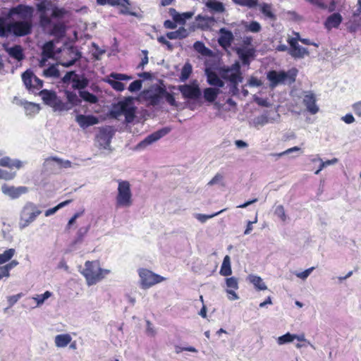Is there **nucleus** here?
Here are the masks:
<instances>
[{
	"label": "nucleus",
	"instance_id": "f257e3e1",
	"mask_svg": "<svg viewBox=\"0 0 361 361\" xmlns=\"http://www.w3.org/2000/svg\"><path fill=\"white\" fill-rule=\"evenodd\" d=\"M18 15V20L7 23L0 19V37H6L13 33L16 36H24L30 34L32 28L33 8L30 6L19 5L13 9Z\"/></svg>",
	"mask_w": 361,
	"mask_h": 361
},
{
	"label": "nucleus",
	"instance_id": "f03ea898",
	"mask_svg": "<svg viewBox=\"0 0 361 361\" xmlns=\"http://www.w3.org/2000/svg\"><path fill=\"white\" fill-rule=\"evenodd\" d=\"M136 108L132 97H128L113 105L111 111V117L120 120V117L124 116L125 121L128 123L133 122L135 117Z\"/></svg>",
	"mask_w": 361,
	"mask_h": 361
},
{
	"label": "nucleus",
	"instance_id": "7ed1b4c3",
	"mask_svg": "<svg viewBox=\"0 0 361 361\" xmlns=\"http://www.w3.org/2000/svg\"><path fill=\"white\" fill-rule=\"evenodd\" d=\"M109 273L110 270L102 269L97 261H87L85 263L84 269L81 271L89 286L96 284Z\"/></svg>",
	"mask_w": 361,
	"mask_h": 361
},
{
	"label": "nucleus",
	"instance_id": "20e7f679",
	"mask_svg": "<svg viewBox=\"0 0 361 361\" xmlns=\"http://www.w3.org/2000/svg\"><path fill=\"white\" fill-rule=\"evenodd\" d=\"M42 214L39 206L32 202H27L19 212L18 227L20 230L28 227Z\"/></svg>",
	"mask_w": 361,
	"mask_h": 361
},
{
	"label": "nucleus",
	"instance_id": "39448f33",
	"mask_svg": "<svg viewBox=\"0 0 361 361\" xmlns=\"http://www.w3.org/2000/svg\"><path fill=\"white\" fill-rule=\"evenodd\" d=\"M117 195L116 197V208H128L133 204V194L130 184L127 180L118 179Z\"/></svg>",
	"mask_w": 361,
	"mask_h": 361
},
{
	"label": "nucleus",
	"instance_id": "423d86ee",
	"mask_svg": "<svg viewBox=\"0 0 361 361\" xmlns=\"http://www.w3.org/2000/svg\"><path fill=\"white\" fill-rule=\"evenodd\" d=\"M220 74L223 79L228 80L236 88L237 85L243 82V76L239 61H235L231 66L221 68Z\"/></svg>",
	"mask_w": 361,
	"mask_h": 361
},
{
	"label": "nucleus",
	"instance_id": "0eeeda50",
	"mask_svg": "<svg viewBox=\"0 0 361 361\" xmlns=\"http://www.w3.org/2000/svg\"><path fill=\"white\" fill-rule=\"evenodd\" d=\"M297 70L293 69L288 73L284 71L277 72L276 71H271L267 73V79L270 81V87L271 88L276 87L278 85L284 83L286 80L290 84L295 80Z\"/></svg>",
	"mask_w": 361,
	"mask_h": 361
},
{
	"label": "nucleus",
	"instance_id": "6e6552de",
	"mask_svg": "<svg viewBox=\"0 0 361 361\" xmlns=\"http://www.w3.org/2000/svg\"><path fill=\"white\" fill-rule=\"evenodd\" d=\"M22 80L26 88L34 94H36L43 86V81L30 70L23 73Z\"/></svg>",
	"mask_w": 361,
	"mask_h": 361
},
{
	"label": "nucleus",
	"instance_id": "1a4fd4ad",
	"mask_svg": "<svg viewBox=\"0 0 361 361\" xmlns=\"http://www.w3.org/2000/svg\"><path fill=\"white\" fill-rule=\"evenodd\" d=\"M139 276L140 278V283L142 288H148L164 280L162 276L154 274L146 269H140L139 270Z\"/></svg>",
	"mask_w": 361,
	"mask_h": 361
},
{
	"label": "nucleus",
	"instance_id": "9d476101",
	"mask_svg": "<svg viewBox=\"0 0 361 361\" xmlns=\"http://www.w3.org/2000/svg\"><path fill=\"white\" fill-rule=\"evenodd\" d=\"M132 78L131 76L126 74L111 73L106 77L104 81L109 84L115 90L121 92L125 89L126 86L123 81H128Z\"/></svg>",
	"mask_w": 361,
	"mask_h": 361
},
{
	"label": "nucleus",
	"instance_id": "9b49d317",
	"mask_svg": "<svg viewBox=\"0 0 361 361\" xmlns=\"http://www.w3.org/2000/svg\"><path fill=\"white\" fill-rule=\"evenodd\" d=\"M169 128H164L149 135L143 140H142L135 147L136 149L142 150L145 149L147 146L152 145V143L159 140L162 137L167 135L169 133Z\"/></svg>",
	"mask_w": 361,
	"mask_h": 361
},
{
	"label": "nucleus",
	"instance_id": "f8f14e48",
	"mask_svg": "<svg viewBox=\"0 0 361 361\" xmlns=\"http://www.w3.org/2000/svg\"><path fill=\"white\" fill-rule=\"evenodd\" d=\"M80 57V52L73 47H70L63 51L59 63L64 67H70L75 64Z\"/></svg>",
	"mask_w": 361,
	"mask_h": 361
},
{
	"label": "nucleus",
	"instance_id": "ddd939ff",
	"mask_svg": "<svg viewBox=\"0 0 361 361\" xmlns=\"http://www.w3.org/2000/svg\"><path fill=\"white\" fill-rule=\"evenodd\" d=\"M114 135V131L111 126L101 128L97 135V141L99 145L103 149H108L110 147Z\"/></svg>",
	"mask_w": 361,
	"mask_h": 361
},
{
	"label": "nucleus",
	"instance_id": "4468645a",
	"mask_svg": "<svg viewBox=\"0 0 361 361\" xmlns=\"http://www.w3.org/2000/svg\"><path fill=\"white\" fill-rule=\"evenodd\" d=\"M178 90L185 99H197L202 94L200 88L197 83L180 85L178 86Z\"/></svg>",
	"mask_w": 361,
	"mask_h": 361
},
{
	"label": "nucleus",
	"instance_id": "2eb2a0df",
	"mask_svg": "<svg viewBox=\"0 0 361 361\" xmlns=\"http://www.w3.org/2000/svg\"><path fill=\"white\" fill-rule=\"evenodd\" d=\"M1 190L4 195L8 197L11 200L18 199L22 195L28 192V189L25 186L15 187L13 185H8L6 184H4L1 186Z\"/></svg>",
	"mask_w": 361,
	"mask_h": 361
},
{
	"label": "nucleus",
	"instance_id": "dca6fc26",
	"mask_svg": "<svg viewBox=\"0 0 361 361\" xmlns=\"http://www.w3.org/2000/svg\"><path fill=\"white\" fill-rule=\"evenodd\" d=\"M316 102V96L312 91L304 92L302 102L311 114H316L319 110Z\"/></svg>",
	"mask_w": 361,
	"mask_h": 361
},
{
	"label": "nucleus",
	"instance_id": "f3484780",
	"mask_svg": "<svg viewBox=\"0 0 361 361\" xmlns=\"http://www.w3.org/2000/svg\"><path fill=\"white\" fill-rule=\"evenodd\" d=\"M236 53L245 66H249L255 56V49L252 47H239L236 49Z\"/></svg>",
	"mask_w": 361,
	"mask_h": 361
},
{
	"label": "nucleus",
	"instance_id": "a211bd4d",
	"mask_svg": "<svg viewBox=\"0 0 361 361\" xmlns=\"http://www.w3.org/2000/svg\"><path fill=\"white\" fill-rule=\"evenodd\" d=\"M219 35H220L218 39L219 45L224 49L230 47L232 42L234 39V36L232 32L223 27L219 30Z\"/></svg>",
	"mask_w": 361,
	"mask_h": 361
},
{
	"label": "nucleus",
	"instance_id": "6ab92c4d",
	"mask_svg": "<svg viewBox=\"0 0 361 361\" xmlns=\"http://www.w3.org/2000/svg\"><path fill=\"white\" fill-rule=\"evenodd\" d=\"M342 21V16L339 13H334L326 18L324 25L328 31H330L333 28H338Z\"/></svg>",
	"mask_w": 361,
	"mask_h": 361
},
{
	"label": "nucleus",
	"instance_id": "aec40b11",
	"mask_svg": "<svg viewBox=\"0 0 361 361\" xmlns=\"http://www.w3.org/2000/svg\"><path fill=\"white\" fill-rule=\"evenodd\" d=\"M75 121L80 128L83 129L99 123V119L92 115L80 114L76 116Z\"/></svg>",
	"mask_w": 361,
	"mask_h": 361
},
{
	"label": "nucleus",
	"instance_id": "412c9836",
	"mask_svg": "<svg viewBox=\"0 0 361 361\" xmlns=\"http://www.w3.org/2000/svg\"><path fill=\"white\" fill-rule=\"evenodd\" d=\"M204 73L207 77V82L209 85L216 87L219 89L224 86V82L215 72L209 68H206Z\"/></svg>",
	"mask_w": 361,
	"mask_h": 361
},
{
	"label": "nucleus",
	"instance_id": "4be33fe9",
	"mask_svg": "<svg viewBox=\"0 0 361 361\" xmlns=\"http://www.w3.org/2000/svg\"><path fill=\"white\" fill-rule=\"evenodd\" d=\"M3 47L11 58L17 60L18 61H21L24 59L25 55L21 46L15 45L12 47H9L6 44H3Z\"/></svg>",
	"mask_w": 361,
	"mask_h": 361
},
{
	"label": "nucleus",
	"instance_id": "5701e85b",
	"mask_svg": "<svg viewBox=\"0 0 361 361\" xmlns=\"http://www.w3.org/2000/svg\"><path fill=\"white\" fill-rule=\"evenodd\" d=\"M205 6L208 11L213 14L223 13L226 11L224 4L217 0H207Z\"/></svg>",
	"mask_w": 361,
	"mask_h": 361
},
{
	"label": "nucleus",
	"instance_id": "b1692460",
	"mask_svg": "<svg viewBox=\"0 0 361 361\" xmlns=\"http://www.w3.org/2000/svg\"><path fill=\"white\" fill-rule=\"evenodd\" d=\"M24 162L18 159H12L8 157H4L0 159V166L3 167H8L10 169L16 168L21 169L24 166Z\"/></svg>",
	"mask_w": 361,
	"mask_h": 361
},
{
	"label": "nucleus",
	"instance_id": "393cba45",
	"mask_svg": "<svg viewBox=\"0 0 361 361\" xmlns=\"http://www.w3.org/2000/svg\"><path fill=\"white\" fill-rule=\"evenodd\" d=\"M221 90L216 87H207L203 91V96L204 99L209 102H214L217 98L218 95L221 93Z\"/></svg>",
	"mask_w": 361,
	"mask_h": 361
},
{
	"label": "nucleus",
	"instance_id": "a878e982",
	"mask_svg": "<svg viewBox=\"0 0 361 361\" xmlns=\"http://www.w3.org/2000/svg\"><path fill=\"white\" fill-rule=\"evenodd\" d=\"M40 96L42 97V100L44 102L50 106H52L54 102L56 101L57 96L54 92L49 91L47 90H43L39 92Z\"/></svg>",
	"mask_w": 361,
	"mask_h": 361
},
{
	"label": "nucleus",
	"instance_id": "bb28decb",
	"mask_svg": "<svg viewBox=\"0 0 361 361\" xmlns=\"http://www.w3.org/2000/svg\"><path fill=\"white\" fill-rule=\"evenodd\" d=\"M288 54L295 59H303L309 55V51L307 48L298 44L295 48L289 49Z\"/></svg>",
	"mask_w": 361,
	"mask_h": 361
},
{
	"label": "nucleus",
	"instance_id": "cd10ccee",
	"mask_svg": "<svg viewBox=\"0 0 361 361\" xmlns=\"http://www.w3.org/2000/svg\"><path fill=\"white\" fill-rule=\"evenodd\" d=\"M89 84V80L83 75L76 74L73 78V88L82 90L85 88Z\"/></svg>",
	"mask_w": 361,
	"mask_h": 361
},
{
	"label": "nucleus",
	"instance_id": "c85d7f7f",
	"mask_svg": "<svg viewBox=\"0 0 361 361\" xmlns=\"http://www.w3.org/2000/svg\"><path fill=\"white\" fill-rule=\"evenodd\" d=\"M72 338L68 334H59L54 338V343L58 348L66 347L71 341Z\"/></svg>",
	"mask_w": 361,
	"mask_h": 361
},
{
	"label": "nucleus",
	"instance_id": "c756f323",
	"mask_svg": "<svg viewBox=\"0 0 361 361\" xmlns=\"http://www.w3.org/2000/svg\"><path fill=\"white\" fill-rule=\"evenodd\" d=\"M169 12L173 16L174 21L182 24L185 23V20L190 19L192 16V13L191 12H185L180 14L177 13L174 8H170Z\"/></svg>",
	"mask_w": 361,
	"mask_h": 361
},
{
	"label": "nucleus",
	"instance_id": "7c9ffc66",
	"mask_svg": "<svg viewBox=\"0 0 361 361\" xmlns=\"http://www.w3.org/2000/svg\"><path fill=\"white\" fill-rule=\"evenodd\" d=\"M65 97L67 99L66 103L69 104L70 108L72 109L73 106L80 104L81 100L78 97L76 93L68 90L65 91Z\"/></svg>",
	"mask_w": 361,
	"mask_h": 361
},
{
	"label": "nucleus",
	"instance_id": "2f4dec72",
	"mask_svg": "<svg viewBox=\"0 0 361 361\" xmlns=\"http://www.w3.org/2000/svg\"><path fill=\"white\" fill-rule=\"evenodd\" d=\"M247 280L258 290H264L267 289V286L263 282L262 279L258 276L249 275Z\"/></svg>",
	"mask_w": 361,
	"mask_h": 361
},
{
	"label": "nucleus",
	"instance_id": "473e14b6",
	"mask_svg": "<svg viewBox=\"0 0 361 361\" xmlns=\"http://www.w3.org/2000/svg\"><path fill=\"white\" fill-rule=\"evenodd\" d=\"M232 269L231 267V258L228 255H226L224 258L221 269L220 274L224 276L231 275Z\"/></svg>",
	"mask_w": 361,
	"mask_h": 361
},
{
	"label": "nucleus",
	"instance_id": "72a5a7b5",
	"mask_svg": "<svg viewBox=\"0 0 361 361\" xmlns=\"http://www.w3.org/2000/svg\"><path fill=\"white\" fill-rule=\"evenodd\" d=\"M260 11L267 18L273 21L276 20V15L272 11L271 4L267 3L262 4L260 5Z\"/></svg>",
	"mask_w": 361,
	"mask_h": 361
},
{
	"label": "nucleus",
	"instance_id": "f704fd0d",
	"mask_svg": "<svg viewBox=\"0 0 361 361\" xmlns=\"http://www.w3.org/2000/svg\"><path fill=\"white\" fill-rule=\"evenodd\" d=\"M55 161L61 168L68 169L72 167V163L69 160H63L57 157H50L45 160L46 164H50Z\"/></svg>",
	"mask_w": 361,
	"mask_h": 361
},
{
	"label": "nucleus",
	"instance_id": "c9c22d12",
	"mask_svg": "<svg viewBox=\"0 0 361 361\" xmlns=\"http://www.w3.org/2000/svg\"><path fill=\"white\" fill-rule=\"evenodd\" d=\"M54 44L52 42L45 43L42 47V54L47 58L54 59Z\"/></svg>",
	"mask_w": 361,
	"mask_h": 361
},
{
	"label": "nucleus",
	"instance_id": "e433bc0d",
	"mask_svg": "<svg viewBox=\"0 0 361 361\" xmlns=\"http://www.w3.org/2000/svg\"><path fill=\"white\" fill-rule=\"evenodd\" d=\"M79 95L85 102L90 104H96L98 102L97 97L88 91L80 90Z\"/></svg>",
	"mask_w": 361,
	"mask_h": 361
},
{
	"label": "nucleus",
	"instance_id": "4c0bfd02",
	"mask_svg": "<svg viewBox=\"0 0 361 361\" xmlns=\"http://www.w3.org/2000/svg\"><path fill=\"white\" fill-rule=\"evenodd\" d=\"M43 75L46 78H58L60 76V72L56 65H51L43 71Z\"/></svg>",
	"mask_w": 361,
	"mask_h": 361
},
{
	"label": "nucleus",
	"instance_id": "58836bf2",
	"mask_svg": "<svg viewBox=\"0 0 361 361\" xmlns=\"http://www.w3.org/2000/svg\"><path fill=\"white\" fill-rule=\"evenodd\" d=\"M68 105L69 104H68L66 102H63L61 99L57 97L56 101L54 102L51 107L55 111H64L71 109Z\"/></svg>",
	"mask_w": 361,
	"mask_h": 361
},
{
	"label": "nucleus",
	"instance_id": "ea45409f",
	"mask_svg": "<svg viewBox=\"0 0 361 361\" xmlns=\"http://www.w3.org/2000/svg\"><path fill=\"white\" fill-rule=\"evenodd\" d=\"M233 2L238 6L247 7L248 8H255L258 5L257 0H232Z\"/></svg>",
	"mask_w": 361,
	"mask_h": 361
},
{
	"label": "nucleus",
	"instance_id": "a19ab883",
	"mask_svg": "<svg viewBox=\"0 0 361 361\" xmlns=\"http://www.w3.org/2000/svg\"><path fill=\"white\" fill-rule=\"evenodd\" d=\"M16 250L13 248L5 250L0 254V264H3L9 261L14 255Z\"/></svg>",
	"mask_w": 361,
	"mask_h": 361
},
{
	"label": "nucleus",
	"instance_id": "79ce46f5",
	"mask_svg": "<svg viewBox=\"0 0 361 361\" xmlns=\"http://www.w3.org/2000/svg\"><path fill=\"white\" fill-rule=\"evenodd\" d=\"M196 20L202 27L209 26L214 23V19L213 17L202 16L201 15H198L196 17Z\"/></svg>",
	"mask_w": 361,
	"mask_h": 361
},
{
	"label": "nucleus",
	"instance_id": "37998d69",
	"mask_svg": "<svg viewBox=\"0 0 361 361\" xmlns=\"http://www.w3.org/2000/svg\"><path fill=\"white\" fill-rule=\"evenodd\" d=\"M194 49L200 54L204 56H209L211 54V50L205 47L204 43L201 42H196L194 44Z\"/></svg>",
	"mask_w": 361,
	"mask_h": 361
},
{
	"label": "nucleus",
	"instance_id": "c03bdc74",
	"mask_svg": "<svg viewBox=\"0 0 361 361\" xmlns=\"http://www.w3.org/2000/svg\"><path fill=\"white\" fill-rule=\"evenodd\" d=\"M191 73H192L191 65L190 63H185L181 70L180 80L182 82L185 81L190 77Z\"/></svg>",
	"mask_w": 361,
	"mask_h": 361
},
{
	"label": "nucleus",
	"instance_id": "a18cd8bd",
	"mask_svg": "<svg viewBox=\"0 0 361 361\" xmlns=\"http://www.w3.org/2000/svg\"><path fill=\"white\" fill-rule=\"evenodd\" d=\"M226 210V209H224L218 212H216L214 214H212L211 215H206V214H195V217L199 221H200L201 223H204L206 222L208 219H212L219 214H220L221 213H222L223 212H224Z\"/></svg>",
	"mask_w": 361,
	"mask_h": 361
},
{
	"label": "nucleus",
	"instance_id": "49530a36",
	"mask_svg": "<svg viewBox=\"0 0 361 361\" xmlns=\"http://www.w3.org/2000/svg\"><path fill=\"white\" fill-rule=\"evenodd\" d=\"M294 340V336L290 333L281 336L277 338V343L280 345H284L288 343H291Z\"/></svg>",
	"mask_w": 361,
	"mask_h": 361
},
{
	"label": "nucleus",
	"instance_id": "de8ad7c7",
	"mask_svg": "<svg viewBox=\"0 0 361 361\" xmlns=\"http://www.w3.org/2000/svg\"><path fill=\"white\" fill-rule=\"evenodd\" d=\"M52 293L49 291H46L44 293L41 295H37L35 297H33V300L37 302V305H42L46 300L51 296Z\"/></svg>",
	"mask_w": 361,
	"mask_h": 361
},
{
	"label": "nucleus",
	"instance_id": "09e8293b",
	"mask_svg": "<svg viewBox=\"0 0 361 361\" xmlns=\"http://www.w3.org/2000/svg\"><path fill=\"white\" fill-rule=\"evenodd\" d=\"M121 1H122L121 4L119 5L122 7L120 13L122 14H124V15H130V16H136L135 13L130 11L129 6L130 5V3L129 0H121Z\"/></svg>",
	"mask_w": 361,
	"mask_h": 361
},
{
	"label": "nucleus",
	"instance_id": "8fccbe9b",
	"mask_svg": "<svg viewBox=\"0 0 361 361\" xmlns=\"http://www.w3.org/2000/svg\"><path fill=\"white\" fill-rule=\"evenodd\" d=\"M226 284L227 289L238 290V280L235 277H230L226 279Z\"/></svg>",
	"mask_w": 361,
	"mask_h": 361
},
{
	"label": "nucleus",
	"instance_id": "3c124183",
	"mask_svg": "<svg viewBox=\"0 0 361 361\" xmlns=\"http://www.w3.org/2000/svg\"><path fill=\"white\" fill-rule=\"evenodd\" d=\"M26 114H30L32 113H37L39 111L38 106L35 104L25 102L23 103Z\"/></svg>",
	"mask_w": 361,
	"mask_h": 361
},
{
	"label": "nucleus",
	"instance_id": "603ef678",
	"mask_svg": "<svg viewBox=\"0 0 361 361\" xmlns=\"http://www.w3.org/2000/svg\"><path fill=\"white\" fill-rule=\"evenodd\" d=\"M89 228H90V226H87L86 227H82L78 231L77 237H76V239L75 241V243H79L82 241V239H83L84 236L88 232Z\"/></svg>",
	"mask_w": 361,
	"mask_h": 361
},
{
	"label": "nucleus",
	"instance_id": "864d4df0",
	"mask_svg": "<svg viewBox=\"0 0 361 361\" xmlns=\"http://www.w3.org/2000/svg\"><path fill=\"white\" fill-rule=\"evenodd\" d=\"M274 214L283 221L285 222L287 219L284 208L282 205H279L274 210Z\"/></svg>",
	"mask_w": 361,
	"mask_h": 361
},
{
	"label": "nucleus",
	"instance_id": "5fc2aeb1",
	"mask_svg": "<svg viewBox=\"0 0 361 361\" xmlns=\"http://www.w3.org/2000/svg\"><path fill=\"white\" fill-rule=\"evenodd\" d=\"M142 82L140 80H137L131 82L128 87V90L131 92H136L141 90Z\"/></svg>",
	"mask_w": 361,
	"mask_h": 361
},
{
	"label": "nucleus",
	"instance_id": "6e6d98bb",
	"mask_svg": "<svg viewBox=\"0 0 361 361\" xmlns=\"http://www.w3.org/2000/svg\"><path fill=\"white\" fill-rule=\"evenodd\" d=\"M314 269V267H310V268L305 270L304 271L295 272V275L298 278H300L302 280H305L311 274V273L313 271Z\"/></svg>",
	"mask_w": 361,
	"mask_h": 361
},
{
	"label": "nucleus",
	"instance_id": "4d7b16f0",
	"mask_svg": "<svg viewBox=\"0 0 361 361\" xmlns=\"http://www.w3.org/2000/svg\"><path fill=\"white\" fill-rule=\"evenodd\" d=\"M247 30L250 32L256 33L259 32L261 30V25L257 21H252L247 26Z\"/></svg>",
	"mask_w": 361,
	"mask_h": 361
},
{
	"label": "nucleus",
	"instance_id": "13d9d810",
	"mask_svg": "<svg viewBox=\"0 0 361 361\" xmlns=\"http://www.w3.org/2000/svg\"><path fill=\"white\" fill-rule=\"evenodd\" d=\"M39 18H40L39 23H40L41 26L47 27L48 25H50L51 19L47 13L40 14Z\"/></svg>",
	"mask_w": 361,
	"mask_h": 361
},
{
	"label": "nucleus",
	"instance_id": "bf43d9fd",
	"mask_svg": "<svg viewBox=\"0 0 361 361\" xmlns=\"http://www.w3.org/2000/svg\"><path fill=\"white\" fill-rule=\"evenodd\" d=\"M20 298H21V294H17V295L8 296L7 298V300H8V302L9 305L8 307H11L13 305H14L19 300V299Z\"/></svg>",
	"mask_w": 361,
	"mask_h": 361
},
{
	"label": "nucleus",
	"instance_id": "052dcab7",
	"mask_svg": "<svg viewBox=\"0 0 361 361\" xmlns=\"http://www.w3.org/2000/svg\"><path fill=\"white\" fill-rule=\"evenodd\" d=\"M299 151H300V148L299 147H293L289 148L281 153L276 154L275 155L277 157H282V156L289 154L293 152H299Z\"/></svg>",
	"mask_w": 361,
	"mask_h": 361
},
{
	"label": "nucleus",
	"instance_id": "680f3d73",
	"mask_svg": "<svg viewBox=\"0 0 361 361\" xmlns=\"http://www.w3.org/2000/svg\"><path fill=\"white\" fill-rule=\"evenodd\" d=\"M157 40H158V42H160V43H161V44H163L166 45V46L167 47V48H168V49H169V50H170V51L173 50V47L172 44H171L170 42H169V41L166 39V37H164V36H160V37H159L157 38Z\"/></svg>",
	"mask_w": 361,
	"mask_h": 361
},
{
	"label": "nucleus",
	"instance_id": "e2e57ef3",
	"mask_svg": "<svg viewBox=\"0 0 361 361\" xmlns=\"http://www.w3.org/2000/svg\"><path fill=\"white\" fill-rule=\"evenodd\" d=\"M352 109L356 116L361 117V101L354 103L352 105Z\"/></svg>",
	"mask_w": 361,
	"mask_h": 361
},
{
	"label": "nucleus",
	"instance_id": "0e129e2a",
	"mask_svg": "<svg viewBox=\"0 0 361 361\" xmlns=\"http://www.w3.org/2000/svg\"><path fill=\"white\" fill-rule=\"evenodd\" d=\"M76 73L75 71H69L66 73V75L62 78V80L64 83L68 82L70 80L73 81V78L75 77Z\"/></svg>",
	"mask_w": 361,
	"mask_h": 361
},
{
	"label": "nucleus",
	"instance_id": "69168bd1",
	"mask_svg": "<svg viewBox=\"0 0 361 361\" xmlns=\"http://www.w3.org/2000/svg\"><path fill=\"white\" fill-rule=\"evenodd\" d=\"M223 180V176L217 173L214 176V177L208 183L209 185H213L221 182Z\"/></svg>",
	"mask_w": 361,
	"mask_h": 361
},
{
	"label": "nucleus",
	"instance_id": "338daca9",
	"mask_svg": "<svg viewBox=\"0 0 361 361\" xmlns=\"http://www.w3.org/2000/svg\"><path fill=\"white\" fill-rule=\"evenodd\" d=\"M64 13H65V11L63 9H60V8H54L52 10L51 16L54 18H60V17H62L63 16Z\"/></svg>",
	"mask_w": 361,
	"mask_h": 361
},
{
	"label": "nucleus",
	"instance_id": "774afa93",
	"mask_svg": "<svg viewBox=\"0 0 361 361\" xmlns=\"http://www.w3.org/2000/svg\"><path fill=\"white\" fill-rule=\"evenodd\" d=\"M341 120L347 124L355 122V118L351 114H348L341 118Z\"/></svg>",
	"mask_w": 361,
	"mask_h": 361
}]
</instances>
